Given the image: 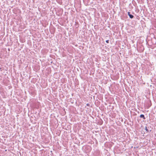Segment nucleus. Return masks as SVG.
<instances>
[{
    "label": "nucleus",
    "mask_w": 156,
    "mask_h": 156,
    "mask_svg": "<svg viewBox=\"0 0 156 156\" xmlns=\"http://www.w3.org/2000/svg\"><path fill=\"white\" fill-rule=\"evenodd\" d=\"M128 14L131 19H132L133 18V16L130 14V12H128Z\"/></svg>",
    "instance_id": "1"
},
{
    "label": "nucleus",
    "mask_w": 156,
    "mask_h": 156,
    "mask_svg": "<svg viewBox=\"0 0 156 156\" xmlns=\"http://www.w3.org/2000/svg\"><path fill=\"white\" fill-rule=\"evenodd\" d=\"M140 117L141 118H143V119H145V117L144 115L143 114H141L140 115Z\"/></svg>",
    "instance_id": "2"
},
{
    "label": "nucleus",
    "mask_w": 156,
    "mask_h": 156,
    "mask_svg": "<svg viewBox=\"0 0 156 156\" xmlns=\"http://www.w3.org/2000/svg\"><path fill=\"white\" fill-rule=\"evenodd\" d=\"M145 130H146L147 132H148L149 130H148V129L147 128V126H146V127H145Z\"/></svg>",
    "instance_id": "3"
},
{
    "label": "nucleus",
    "mask_w": 156,
    "mask_h": 156,
    "mask_svg": "<svg viewBox=\"0 0 156 156\" xmlns=\"http://www.w3.org/2000/svg\"><path fill=\"white\" fill-rule=\"evenodd\" d=\"M86 105L87 106H90V104L89 103H87V104Z\"/></svg>",
    "instance_id": "4"
},
{
    "label": "nucleus",
    "mask_w": 156,
    "mask_h": 156,
    "mask_svg": "<svg viewBox=\"0 0 156 156\" xmlns=\"http://www.w3.org/2000/svg\"><path fill=\"white\" fill-rule=\"evenodd\" d=\"M106 42L107 43H109V40H107L106 41Z\"/></svg>",
    "instance_id": "5"
},
{
    "label": "nucleus",
    "mask_w": 156,
    "mask_h": 156,
    "mask_svg": "<svg viewBox=\"0 0 156 156\" xmlns=\"http://www.w3.org/2000/svg\"><path fill=\"white\" fill-rule=\"evenodd\" d=\"M87 72H88V71L87 70H86V73H87Z\"/></svg>",
    "instance_id": "6"
}]
</instances>
